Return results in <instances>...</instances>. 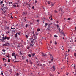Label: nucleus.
Segmentation results:
<instances>
[{
    "mask_svg": "<svg viewBox=\"0 0 76 76\" xmlns=\"http://www.w3.org/2000/svg\"><path fill=\"white\" fill-rule=\"evenodd\" d=\"M6 37H4V36L2 37V39H0V40L2 42H4V40H5L4 41V42H7V40L6 41Z\"/></svg>",
    "mask_w": 76,
    "mask_h": 76,
    "instance_id": "nucleus-1",
    "label": "nucleus"
},
{
    "mask_svg": "<svg viewBox=\"0 0 76 76\" xmlns=\"http://www.w3.org/2000/svg\"><path fill=\"white\" fill-rule=\"evenodd\" d=\"M33 37H34V39H37V37L36 36H35V34H34V32H33Z\"/></svg>",
    "mask_w": 76,
    "mask_h": 76,
    "instance_id": "nucleus-2",
    "label": "nucleus"
},
{
    "mask_svg": "<svg viewBox=\"0 0 76 76\" xmlns=\"http://www.w3.org/2000/svg\"><path fill=\"white\" fill-rule=\"evenodd\" d=\"M51 69L53 70V71H55V70H56V68H55V66H52L51 68Z\"/></svg>",
    "mask_w": 76,
    "mask_h": 76,
    "instance_id": "nucleus-3",
    "label": "nucleus"
},
{
    "mask_svg": "<svg viewBox=\"0 0 76 76\" xmlns=\"http://www.w3.org/2000/svg\"><path fill=\"white\" fill-rule=\"evenodd\" d=\"M22 15H27V13H26V12H23L22 13Z\"/></svg>",
    "mask_w": 76,
    "mask_h": 76,
    "instance_id": "nucleus-4",
    "label": "nucleus"
},
{
    "mask_svg": "<svg viewBox=\"0 0 76 76\" xmlns=\"http://www.w3.org/2000/svg\"><path fill=\"white\" fill-rule=\"evenodd\" d=\"M12 56H16V54H15V53H12Z\"/></svg>",
    "mask_w": 76,
    "mask_h": 76,
    "instance_id": "nucleus-5",
    "label": "nucleus"
},
{
    "mask_svg": "<svg viewBox=\"0 0 76 76\" xmlns=\"http://www.w3.org/2000/svg\"><path fill=\"white\" fill-rule=\"evenodd\" d=\"M26 4L27 5V6H28L29 7H31V6H30V4H29L26 3Z\"/></svg>",
    "mask_w": 76,
    "mask_h": 76,
    "instance_id": "nucleus-6",
    "label": "nucleus"
},
{
    "mask_svg": "<svg viewBox=\"0 0 76 76\" xmlns=\"http://www.w3.org/2000/svg\"><path fill=\"white\" fill-rule=\"evenodd\" d=\"M6 39H7V40H9V39H10V37H6Z\"/></svg>",
    "mask_w": 76,
    "mask_h": 76,
    "instance_id": "nucleus-7",
    "label": "nucleus"
},
{
    "mask_svg": "<svg viewBox=\"0 0 76 76\" xmlns=\"http://www.w3.org/2000/svg\"><path fill=\"white\" fill-rule=\"evenodd\" d=\"M52 58L51 59V62L53 63V60H54V58H53V57H52Z\"/></svg>",
    "mask_w": 76,
    "mask_h": 76,
    "instance_id": "nucleus-8",
    "label": "nucleus"
},
{
    "mask_svg": "<svg viewBox=\"0 0 76 76\" xmlns=\"http://www.w3.org/2000/svg\"><path fill=\"white\" fill-rule=\"evenodd\" d=\"M7 45H8L7 44H4L3 45V46H7Z\"/></svg>",
    "mask_w": 76,
    "mask_h": 76,
    "instance_id": "nucleus-9",
    "label": "nucleus"
},
{
    "mask_svg": "<svg viewBox=\"0 0 76 76\" xmlns=\"http://www.w3.org/2000/svg\"><path fill=\"white\" fill-rule=\"evenodd\" d=\"M56 26L57 27V28H59V25H56Z\"/></svg>",
    "mask_w": 76,
    "mask_h": 76,
    "instance_id": "nucleus-10",
    "label": "nucleus"
},
{
    "mask_svg": "<svg viewBox=\"0 0 76 76\" xmlns=\"http://www.w3.org/2000/svg\"><path fill=\"white\" fill-rule=\"evenodd\" d=\"M31 54L33 56H34L35 55V53H31Z\"/></svg>",
    "mask_w": 76,
    "mask_h": 76,
    "instance_id": "nucleus-11",
    "label": "nucleus"
},
{
    "mask_svg": "<svg viewBox=\"0 0 76 76\" xmlns=\"http://www.w3.org/2000/svg\"><path fill=\"white\" fill-rule=\"evenodd\" d=\"M37 31H38V32H39V31H40V28H38L37 29Z\"/></svg>",
    "mask_w": 76,
    "mask_h": 76,
    "instance_id": "nucleus-12",
    "label": "nucleus"
},
{
    "mask_svg": "<svg viewBox=\"0 0 76 76\" xmlns=\"http://www.w3.org/2000/svg\"><path fill=\"white\" fill-rule=\"evenodd\" d=\"M16 76H19V73H16Z\"/></svg>",
    "mask_w": 76,
    "mask_h": 76,
    "instance_id": "nucleus-13",
    "label": "nucleus"
},
{
    "mask_svg": "<svg viewBox=\"0 0 76 76\" xmlns=\"http://www.w3.org/2000/svg\"><path fill=\"white\" fill-rule=\"evenodd\" d=\"M49 4H50V3H51L50 1H47V2Z\"/></svg>",
    "mask_w": 76,
    "mask_h": 76,
    "instance_id": "nucleus-14",
    "label": "nucleus"
},
{
    "mask_svg": "<svg viewBox=\"0 0 76 76\" xmlns=\"http://www.w3.org/2000/svg\"><path fill=\"white\" fill-rule=\"evenodd\" d=\"M58 29L59 31V32H60V30H61V29L60 28V27H59L58 28Z\"/></svg>",
    "mask_w": 76,
    "mask_h": 76,
    "instance_id": "nucleus-15",
    "label": "nucleus"
},
{
    "mask_svg": "<svg viewBox=\"0 0 76 76\" xmlns=\"http://www.w3.org/2000/svg\"><path fill=\"white\" fill-rule=\"evenodd\" d=\"M28 56L29 57H32L31 56V54H28Z\"/></svg>",
    "mask_w": 76,
    "mask_h": 76,
    "instance_id": "nucleus-16",
    "label": "nucleus"
},
{
    "mask_svg": "<svg viewBox=\"0 0 76 76\" xmlns=\"http://www.w3.org/2000/svg\"><path fill=\"white\" fill-rule=\"evenodd\" d=\"M2 51H3V52H5V51H6V50H4V49H3Z\"/></svg>",
    "mask_w": 76,
    "mask_h": 76,
    "instance_id": "nucleus-17",
    "label": "nucleus"
},
{
    "mask_svg": "<svg viewBox=\"0 0 76 76\" xmlns=\"http://www.w3.org/2000/svg\"><path fill=\"white\" fill-rule=\"evenodd\" d=\"M6 44H7V45H10V43H8V42H7L6 43Z\"/></svg>",
    "mask_w": 76,
    "mask_h": 76,
    "instance_id": "nucleus-18",
    "label": "nucleus"
},
{
    "mask_svg": "<svg viewBox=\"0 0 76 76\" xmlns=\"http://www.w3.org/2000/svg\"><path fill=\"white\" fill-rule=\"evenodd\" d=\"M74 56H75V57H76V53H75V52L74 53Z\"/></svg>",
    "mask_w": 76,
    "mask_h": 76,
    "instance_id": "nucleus-19",
    "label": "nucleus"
},
{
    "mask_svg": "<svg viewBox=\"0 0 76 76\" xmlns=\"http://www.w3.org/2000/svg\"><path fill=\"white\" fill-rule=\"evenodd\" d=\"M30 64H33L32 62L31 61V60H30Z\"/></svg>",
    "mask_w": 76,
    "mask_h": 76,
    "instance_id": "nucleus-20",
    "label": "nucleus"
},
{
    "mask_svg": "<svg viewBox=\"0 0 76 76\" xmlns=\"http://www.w3.org/2000/svg\"><path fill=\"white\" fill-rule=\"evenodd\" d=\"M42 55H43V57H45V56H46V55L45 54H44L43 53H42Z\"/></svg>",
    "mask_w": 76,
    "mask_h": 76,
    "instance_id": "nucleus-21",
    "label": "nucleus"
},
{
    "mask_svg": "<svg viewBox=\"0 0 76 76\" xmlns=\"http://www.w3.org/2000/svg\"><path fill=\"white\" fill-rule=\"evenodd\" d=\"M15 38H16V37H18V35H17L16 34H15Z\"/></svg>",
    "mask_w": 76,
    "mask_h": 76,
    "instance_id": "nucleus-22",
    "label": "nucleus"
},
{
    "mask_svg": "<svg viewBox=\"0 0 76 76\" xmlns=\"http://www.w3.org/2000/svg\"><path fill=\"white\" fill-rule=\"evenodd\" d=\"M49 47L48 48V50H50V46H49Z\"/></svg>",
    "mask_w": 76,
    "mask_h": 76,
    "instance_id": "nucleus-23",
    "label": "nucleus"
},
{
    "mask_svg": "<svg viewBox=\"0 0 76 76\" xmlns=\"http://www.w3.org/2000/svg\"><path fill=\"white\" fill-rule=\"evenodd\" d=\"M54 37L56 38H57V36L56 35H54Z\"/></svg>",
    "mask_w": 76,
    "mask_h": 76,
    "instance_id": "nucleus-24",
    "label": "nucleus"
},
{
    "mask_svg": "<svg viewBox=\"0 0 76 76\" xmlns=\"http://www.w3.org/2000/svg\"><path fill=\"white\" fill-rule=\"evenodd\" d=\"M10 60L9 59L8 60V62H10Z\"/></svg>",
    "mask_w": 76,
    "mask_h": 76,
    "instance_id": "nucleus-25",
    "label": "nucleus"
},
{
    "mask_svg": "<svg viewBox=\"0 0 76 76\" xmlns=\"http://www.w3.org/2000/svg\"><path fill=\"white\" fill-rule=\"evenodd\" d=\"M49 18L50 20H53V18H51V17H49Z\"/></svg>",
    "mask_w": 76,
    "mask_h": 76,
    "instance_id": "nucleus-26",
    "label": "nucleus"
},
{
    "mask_svg": "<svg viewBox=\"0 0 76 76\" xmlns=\"http://www.w3.org/2000/svg\"><path fill=\"white\" fill-rule=\"evenodd\" d=\"M6 28H7V29H9V27H7Z\"/></svg>",
    "mask_w": 76,
    "mask_h": 76,
    "instance_id": "nucleus-27",
    "label": "nucleus"
},
{
    "mask_svg": "<svg viewBox=\"0 0 76 76\" xmlns=\"http://www.w3.org/2000/svg\"><path fill=\"white\" fill-rule=\"evenodd\" d=\"M49 75H50V76H53V75H52V74H49Z\"/></svg>",
    "mask_w": 76,
    "mask_h": 76,
    "instance_id": "nucleus-28",
    "label": "nucleus"
},
{
    "mask_svg": "<svg viewBox=\"0 0 76 76\" xmlns=\"http://www.w3.org/2000/svg\"><path fill=\"white\" fill-rule=\"evenodd\" d=\"M68 20H70V18H68V19H67Z\"/></svg>",
    "mask_w": 76,
    "mask_h": 76,
    "instance_id": "nucleus-29",
    "label": "nucleus"
},
{
    "mask_svg": "<svg viewBox=\"0 0 76 76\" xmlns=\"http://www.w3.org/2000/svg\"><path fill=\"white\" fill-rule=\"evenodd\" d=\"M30 46H31V47H33V45H32V44H30Z\"/></svg>",
    "mask_w": 76,
    "mask_h": 76,
    "instance_id": "nucleus-30",
    "label": "nucleus"
},
{
    "mask_svg": "<svg viewBox=\"0 0 76 76\" xmlns=\"http://www.w3.org/2000/svg\"><path fill=\"white\" fill-rule=\"evenodd\" d=\"M42 19H43V20H45V18H42Z\"/></svg>",
    "mask_w": 76,
    "mask_h": 76,
    "instance_id": "nucleus-31",
    "label": "nucleus"
},
{
    "mask_svg": "<svg viewBox=\"0 0 76 76\" xmlns=\"http://www.w3.org/2000/svg\"><path fill=\"white\" fill-rule=\"evenodd\" d=\"M4 8H5V9H7V7H5Z\"/></svg>",
    "mask_w": 76,
    "mask_h": 76,
    "instance_id": "nucleus-32",
    "label": "nucleus"
},
{
    "mask_svg": "<svg viewBox=\"0 0 76 76\" xmlns=\"http://www.w3.org/2000/svg\"><path fill=\"white\" fill-rule=\"evenodd\" d=\"M30 48V47H29V46H28L27 47V48L28 49H29Z\"/></svg>",
    "mask_w": 76,
    "mask_h": 76,
    "instance_id": "nucleus-33",
    "label": "nucleus"
},
{
    "mask_svg": "<svg viewBox=\"0 0 76 76\" xmlns=\"http://www.w3.org/2000/svg\"><path fill=\"white\" fill-rule=\"evenodd\" d=\"M13 4V3L12 2H10L9 3V4Z\"/></svg>",
    "mask_w": 76,
    "mask_h": 76,
    "instance_id": "nucleus-34",
    "label": "nucleus"
},
{
    "mask_svg": "<svg viewBox=\"0 0 76 76\" xmlns=\"http://www.w3.org/2000/svg\"><path fill=\"white\" fill-rule=\"evenodd\" d=\"M55 44H57V42H55Z\"/></svg>",
    "mask_w": 76,
    "mask_h": 76,
    "instance_id": "nucleus-35",
    "label": "nucleus"
},
{
    "mask_svg": "<svg viewBox=\"0 0 76 76\" xmlns=\"http://www.w3.org/2000/svg\"><path fill=\"white\" fill-rule=\"evenodd\" d=\"M39 20H37V22H39Z\"/></svg>",
    "mask_w": 76,
    "mask_h": 76,
    "instance_id": "nucleus-36",
    "label": "nucleus"
},
{
    "mask_svg": "<svg viewBox=\"0 0 76 76\" xmlns=\"http://www.w3.org/2000/svg\"><path fill=\"white\" fill-rule=\"evenodd\" d=\"M68 52H70V50L69 49H68Z\"/></svg>",
    "mask_w": 76,
    "mask_h": 76,
    "instance_id": "nucleus-37",
    "label": "nucleus"
},
{
    "mask_svg": "<svg viewBox=\"0 0 76 76\" xmlns=\"http://www.w3.org/2000/svg\"><path fill=\"white\" fill-rule=\"evenodd\" d=\"M11 29H15V28H12V27H11Z\"/></svg>",
    "mask_w": 76,
    "mask_h": 76,
    "instance_id": "nucleus-38",
    "label": "nucleus"
},
{
    "mask_svg": "<svg viewBox=\"0 0 76 76\" xmlns=\"http://www.w3.org/2000/svg\"><path fill=\"white\" fill-rule=\"evenodd\" d=\"M58 12L57 11H56V10H55V13H58Z\"/></svg>",
    "mask_w": 76,
    "mask_h": 76,
    "instance_id": "nucleus-39",
    "label": "nucleus"
},
{
    "mask_svg": "<svg viewBox=\"0 0 76 76\" xmlns=\"http://www.w3.org/2000/svg\"><path fill=\"white\" fill-rule=\"evenodd\" d=\"M27 27H28V25L26 24V28H27Z\"/></svg>",
    "mask_w": 76,
    "mask_h": 76,
    "instance_id": "nucleus-40",
    "label": "nucleus"
},
{
    "mask_svg": "<svg viewBox=\"0 0 76 76\" xmlns=\"http://www.w3.org/2000/svg\"><path fill=\"white\" fill-rule=\"evenodd\" d=\"M19 61H17L15 62V63H16V62H19Z\"/></svg>",
    "mask_w": 76,
    "mask_h": 76,
    "instance_id": "nucleus-41",
    "label": "nucleus"
},
{
    "mask_svg": "<svg viewBox=\"0 0 76 76\" xmlns=\"http://www.w3.org/2000/svg\"><path fill=\"white\" fill-rule=\"evenodd\" d=\"M3 3V1H1L0 2L1 4H2V3Z\"/></svg>",
    "mask_w": 76,
    "mask_h": 76,
    "instance_id": "nucleus-42",
    "label": "nucleus"
},
{
    "mask_svg": "<svg viewBox=\"0 0 76 76\" xmlns=\"http://www.w3.org/2000/svg\"><path fill=\"white\" fill-rule=\"evenodd\" d=\"M26 61L27 62V63H28V59H27V60H26Z\"/></svg>",
    "mask_w": 76,
    "mask_h": 76,
    "instance_id": "nucleus-43",
    "label": "nucleus"
},
{
    "mask_svg": "<svg viewBox=\"0 0 76 76\" xmlns=\"http://www.w3.org/2000/svg\"><path fill=\"white\" fill-rule=\"evenodd\" d=\"M60 32V33H61V34H63V33L62 32V31H60V32Z\"/></svg>",
    "mask_w": 76,
    "mask_h": 76,
    "instance_id": "nucleus-44",
    "label": "nucleus"
},
{
    "mask_svg": "<svg viewBox=\"0 0 76 76\" xmlns=\"http://www.w3.org/2000/svg\"><path fill=\"white\" fill-rule=\"evenodd\" d=\"M42 39H45V37H42Z\"/></svg>",
    "mask_w": 76,
    "mask_h": 76,
    "instance_id": "nucleus-45",
    "label": "nucleus"
},
{
    "mask_svg": "<svg viewBox=\"0 0 76 76\" xmlns=\"http://www.w3.org/2000/svg\"><path fill=\"white\" fill-rule=\"evenodd\" d=\"M45 25L46 26H47L48 25V24L47 23H46Z\"/></svg>",
    "mask_w": 76,
    "mask_h": 76,
    "instance_id": "nucleus-46",
    "label": "nucleus"
},
{
    "mask_svg": "<svg viewBox=\"0 0 76 76\" xmlns=\"http://www.w3.org/2000/svg\"><path fill=\"white\" fill-rule=\"evenodd\" d=\"M3 71H2V72H1V74L2 75H3Z\"/></svg>",
    "mask_w": 76,
    "mask_h": 76,
    "instance_id": "nucleus-47",
    "label": "nucleus"
},
{
    "mask_svg": "<svg viewBox=\"0 0 76 76\" xmlns=\"http://www.w3.org/2000/svg\"><path fill=\"white\" fill-rule=\"evenodd\" d=\"M18 35H20V33H17Z\"/></svg>",
    "mask_w": 76,
    "mask_h": 76,
    "instance_id": "nucleus-48",
    "label": "nucleus"
},
{
    "mask_svg": "<svg viewBox=\"0 0 76 76\" xmlns=\"http://www.w3.org/2000/svg\"><path fill=\"white\" fill-rule=\"evenodd\" d=\"M26 38H28V36L27 35H26Z\"/></svg>",
    "mask_w": 76,
    "mask_h": 76,
    "instance_id": "nucleus-49",
    "label": "nucleus"
},
{
    "mask_svg": "<svg viewBox=\"0 0 76 76\" xmlns=\"http://www.w3.org/2000/svg\"><path fill=\"white\" fill-rule=\"evenodd\" d=\"M31 43H33V42H34V41L33 40L31 41Z\"/></svg>",
    "mask_w": 76,
    "mask_h": 76,
    "instance_id": "nucleus-50",
    "label": "nucleus"
},
{
    "mask_svg": "<svg viewBox=\"0 0 76 76\" xmlns=\"http://www.w3.org/2000/svg\"><path fill=\"white\" fill-rule=\"evenodd\" d=\"M13 6L14 7H16V5H14Z\"/></svg>",
    "mask_w": 76,
    "mask_h": 76,
    "instance_id": "nucleus-51",
    "label": "nucleus"
},
{
    "mask_svg": "<svg viewBox=\"0 0 76 76\" xmlns=\"http://www.w3.org/2000/svg\"><path fill=\"white\" fill-rule=\"evenodd\" d=\"M52 63L51 61H49V63L50 64V63Z\"/></svg>",
    "mask_w": 76,
    "mask_h": 76,
    "instance_id": "nucleus-52",
    "label": "nucleus"
},
{
    "mask_svg": "<svg viewBox=\"0 0 76 76\" xmlns=\"http://www.w3.org/2000/svg\"><path fill=\"white\" fill-rule=\"evenodd\" d=\"M4 60H5V58H3V61H4Z\"/></svg>",
    "mask_w": 76,
    "mask_h": 76,
    "instance_id": "nucleus-53",
    "label": "nucleus"
},
{
    "mask_svg": "<svg viewBox=\"0 0 76 76\" xmlns=\"http://www.w3.org/2000/svg\"><path fill=\"white\" fill-rule=\"evenodd\" d=\"M24 20L25 22H26V20L25 19H24Z\"/></svg>",
    "mask_w": 76,
    "mask_h": 76,
    "instance_id": "nucleus-54",
    "label": "nucleus"
},
{
    "mask_svg": "<svg viewBox=\"0 0 76 76\" xmlns=\"http://www.w3.org/2000/svg\"><path fill=\"white\" fill-rule=\"evenodd\" d=\"M11 19H13V17L12 16H11Z\"/></svg>",
    "mask_w": 76,
    "mask_h": 76,
    "instance_id": "nucleus-55",
    "label": "nucleus"
},
{
    "mask_svg": "<svg viewBox=\"0 0 76 76\" xmlns=\"http://www.w3.org/2000/svg\"><path fill=\"white\" fill-rule=\"evenodd\" d=\"M52 23H51L50 24H49V26L51 25H52Z\"/></svg>",
    "mask_w": 76,
    "mask_h": 76,
    "instance_id": "nucleus-56",
    "label": "nucleus"
},
{
    "mask_svg": "<svg viewBox=\"0 0 76 76\" xmlns=\"http://www.w3.org/2000/svg\"><path fill=\"white\" fill-rule=\"evenodd\" d=\"M76 65H75V64L74 65V69H75V66Z\"/></svg>",
    "mask_w": 76,
    "mask_h": 76,
    "instance_id": "nucleus-57",
    "label": "nucleus"
},
{
    "mask_svg": "<svg viewBox=\"0 0 76 76\" xmlns=\"http://www.w3.org/2000/svg\"><path fill=\"white\" fill-rule=\"evenodd\" d=\"M6 57H8V58L9 57L7 55H6Z\"/></svg>",
    "mask_w": 76,
    "mask_h": 76,
    "instance_id": "nucleus-58",
    "label": "nucleus"
},
{
    "mask_svg": "<svg viewBox=\"0 0 76 76\" xmlns=\"http://www.w3.org/2000/svg\"><path fill=\"white\" fill-rule=\"evenodd\" d=\"M68 75V73H66V75H67H67Z\"/></svg>",
    "mask_w": 76,
    "mask_h": 76,
    "instance_id": "nucleus-59",
    "label": "nucleus"
},
{
    "mask_svg": "<svg viewBox=\"0 0 76 76\" xmlns=\"http://www.w3.org/2000/svg\"><path fill=\"white\" fill-rule=\"evenodd\" d=\"M20 54L21 55H22V52H20Z\"/></svg>",
    "mask_w": 76,
    "mask_h": 76,
    "instance_id": "nucleus-60",
    "label": "nucleus"
},
{
    "mask_svg": "<svg viewBox=\"0 0 76 76\" xmlns=\"http://www.w3.org/2000/svg\"><path fill=\"white\" fill-rule=\"evenodd\" d=\"M32 9H34V6H33L32 7Z\"/></svg>",
    "mask_w": 76,
    "mask_h": 76,
    "instance_id": "nucleus-61",
    "label": "nucleus"
},
{
    "mask_svg": "<svg viewBox=\"0 0 76 76\" xmlns=\"http://www.w3.org/2000/svg\"><path fill=\"white\" fill-rule=\"evenodd\" d=\"M40 66H42V64H40Z\"/></svg>",
    "mask_w": 76,
    "mask_h": 76,
    "instance_id": "nucleus-62",
    "label": "nucleus"
},
{
    "mask_svg": "<svg viewBox=\"0 0 76 76\" xmlns=\"http://www.w3.org/2000/svg\"><path fill=\"white\" fill-rule=\"evenodd\" d=\"M38 33H36V35H38Z\"/></svg>",
    "mask_w": 76,
    "mask_h": 76,
    "instance_id": "nucleus-63",
    "label": "nucleus"
},
{
    "mask_svg": "<svg viewBox=\"0 0 76 76\" xmlns=\"http://www.w3.org/2000/svg\"><path fill=\"white\" fill-rule=\"evenodd\" d=\"M74 75L76 76V74H74Z\"/></svg>",
    "mask_w": 76,
    "mask_h": 76,
    "instance_id": "nucleus-64",
    "label": "nucleus"
}]
</instances>
